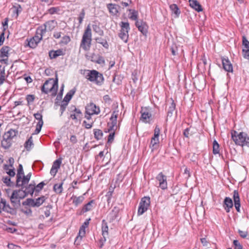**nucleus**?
<instances>
[{
	"label": "nucleus",
	"mask_w": 249,
	"mask_h": 249,
	"mask_svg": "<svg viewBox=\"0 0 249 249\" xmlns=\"http://www.w3.org/2000/svg\"><path fill=\"white\" fill-rule=\"evenodd\" d=\"M26 196V192L23 190H17L13 192L10 197L11 203L19 205L20 199Z\"/></svg>",
	"instance_id": "0eeeda50"
},
{
	"label": "nucleus",
	"mask_w": 249,
	"mask_h": 249,
	"mask_svg": "<svg viewBox=\"0 0 249 249\" xmlns=\"http://www.w3.org/2000/svg\"><path fill=\"white\" fill-rule=\"evenodd\" d=\"M59 11V8L58 7H52L50 8L48 12L50 14H54L55 13H57Z\"/></svg>",
	"instance_id": "603ef678"
},
{
	"label": "nucleus",
	"mask_w": 249,
	"mask_h": 249,
	"mask_svg": "<svg viewBox=\"0 0 249 249\" xmlns=\"http://www.w3.org/2000/svg\"><path fill=\"white\" fill-rule=\"evenodd\" d=\"M33 145L32 137H30L25 143V147L27 150H30Z\"/></svg>",
	"instance_id": "c03bdc74"
},
{
	"label": "nucleus",
	"mask_w": 249,
	"mask_h": 249,
	"mask_svg": "<svg viewBox=\"0 0 249 249\" xmlns=\"http://www.w3.org/2000/svg\"><path fill=\"white\" fill-rule=\"evenodd\" d=\"M5 39L4 33L3 32L0 36V46L2 45Z\"/></svg>",
	"instance_id": "e2e57ef3"
},
{
	"label": "nucleus",
	"mask_w": 249,
	"mask_h": 249,
	"mask_svg": "<svg viewBox=\"0 0 249 249\" xmlns=\"http://www.w3.org/2000/svg\"><path fill=\"white\" fill-rule=\"evenodd\" d=\"M86 75V78L92 82H94L98 85H101L104 79L103 74L96 70L88 71Z\"/></svg>",
	"instance_id": "39448f33"
},
{
	"label": "nucleus",
	"mask_w": 249,
	"mask_h": 249,
	"mask_svg": "<svg viewBox=\"0 0 249 249\" xmlns=\"http://www.w3.org/2000/svg\"><path fill=\"white\" fill-rule=\"evenodd\" d=\"M135 24L138 27L139 30L143 35L146 34L147 31V26L145 22L136 21Z\"/></svg>",
	"instance_id": "4be33fe9"
},
{
	"label": "nucleus",
	"mask_w": 249,
	"mask_h": 249,
	"mask_svg": "<svg viewBox=\"0 0 249 249\" xmlns=\"http://www.w3.org/2000/svg\"><path fill=\"white\" fill-rule=\"evenodd\" d=\"M141 113V120L144 123H149L152 119V115L149 108L142 107Z\"/></svg>",
	"instance_id": "ddd939ff"
},
{
	"label": "nucleus",
	"mask_w": 249,
	"mask_h": 249,
	"mask_svg": "<svg viewBox=\"0 0 249 249\" xmlns=\"http://www.w3.org/2000/svg\"><path fill=\"white\" fill-rule=\"evenodd\" d=\"M85 12L84 9H83L82 10L81 12H80V13L79 15V17L78 18L79 24H81L82 23L83 19L85 18Z\"/></svg>",
	"instance_id": "49530a36"
},
{
	"label": "nucleus",
	"mask_w": 249,
	"mask_h": 249,
	"mask_svg": "<svg viewBox=\"0 0 249 249\" xmlns=\"http://www.w3.org/2000/svg\"><path fill=\"white\" fill-rule=\"evenodd\" d=\"M73 107L74 108V111L75 112V114L77 116H78L79 115L81 114V112L79 109L76 108L75 107Z\"/></svg>",
	"instance_id": "774afa93"
},
{
	"label": "nucleus",
	"mask_w": 249,
	"mask_h": 249,
	"mask_svg": "<svg viewBox=\"0 0 249 249\" xmlns=\"http://www.w3.org/2000/svg\"><path fill=\"white\" fill-rule=\"evenodd\" d=\"M71 199L72 200V202L74 204V205L77 206L83 201L84 197L83 196H80L78 197L72 196L71 197Z\"/></svg>",
	"instance_id": "c756f323"
},
{
	"label": "nucleus",
	"mask_w": 249,
	"mask_h": 249,
	"mask_svg": "<svg viewBox=\"0 0 249 249\" xmlns=\"http://www.w3.org/2000/svg\"><path fill=\"white\" fill-rule=\"evenodd\" d=\"M85 228L86 227L84 225H83L80 228L79 231L78 235L76 237V239L75 240V244L77 245L79 244L82 238L85 236L86 233Z\"/></svg>",
	"instance_id": "b1692460"
},
{
	"label": "nucleus",
	"mask_w": 249,
	"mask_h": 249,
	"mask_svg": "<svg viewBox=\"0 0 249 249\" xmlns=\"http://www.w3.org/2000/svg\"><path fill=\"white\" fill-rule=\"evenodd\" d=\"M233 244L235 246V249H242V246L238 240H234L233 241Z\"/></svg>",
	"instance_id": "4d7b16f0"
},
{
	"label": "nucleus",
	"mask_w": 249,
	"mask_h": 249,
	"mask_svg": "<svg viewBox=\"0 0 249 249\" xmlns=\"http://www.w3.org/2000/svg\"><path fill=\"white\" fill-rule=\"evenodd\" d=\"M119 114V111L118 109H116L113 111L112 116L110 118L111 123H108V126L109 127L108 131H114L115 127H117V119Z\"/></svg>",
	"instance_id": "9b49d317"
},
{
	"label": "nucleus",
	"mask_w": 249,
	"mask_h": 249,
	"mask_svg": "<svg viewBox=\"0 0 249 249\" xmlns=\"http://www.w3.org/2000/svg\"><path fill=\"white\" fill-rule=\"evenodd\" d=\"M222 64L224 70L228 72L232 71V66L228 58H222Z\"/></svg>",
	"instance_id": "412c9836"
},
{
	"label": "nucleus",
	"mask_w": 249,
	"mask_h": 249,
	"mask_svg": "<svg viewBox=\"0 0 249 249\" xmlns=\"http://www.w3.org/2000/svg\"><path fill=\"white\" fill-rule=\"evenodd\" d=\"M150 203V199L149 197H144L142 198L139 204V207L138 211V214L139 215L142 214L145 212Z\"/></svg>",
	"instance_id": "1a4fd4ad"
},
{
	"label": "nucleus",
	"mask_w": 249,
	"mask_h": 249,
	"mask_svg": "<svg viewBox=\"0 0 249 249\" xmlns=\"http://www.w3.org/2000/svg\"><path fill=\"white\" fill-rule=\"evenodd\" d=\"M107 8L109 13L112 15H116L118 13V8L119 6L115 4L109 3L107 4Z\"/></svg>",
	"instance_id": "5701e85b"
},
{
	"label": "nucleus",
	"mask_w": 249,
	"mask_h": 249,
	"mask_svg": "<svg viewBox=\"0 0 249 249\" xmlns=\"http://www.w3.org/2000/svg\"><path fill=\"white\" fill-rule=\"evenodd\" d=\"M61 164V160L57 159L55 160L53 164L52 167L50 171V174L52 176H54L58 171V169L60 168Z\"/></svg>",
	"instance_id": "a211bd4d"
},
{
	"label": "nucleus",
	"mask_w": 249,
	"mask_h": 249,
	"mask_svg": "<svg viewBox=\"0 0 249 249\" xmlns=\"http://www.w3.org/2000/svg\"><path fill=\"white\" fill-rule=\"evenodd\" d=\"M175 108H176L175 103H174V101L172 100L171 103V105L169 107V109L168 110V112H167L168 116H172L173 111L175 109Z\"/></svg>",
	"instance_id": "4c0bfd02"
},
{
	"label": "nucleus",
	"mask_w": 249,
	"mask_h": 249,
	"mask_svg": "<svg viewBox=\"0 0 249 249\" xmlns=\"http://www.w3.org/2000/svg\"><path fill=\"white\" fill-rule=\"evenodd\" d=\"M26 192V195L28 194L33 195L35 193V184H30L24 190Z\"/></svg>",
	"instance_id": "473e14b6"
},
{
	"label": "nucleus",
	"mask_w": 249,
	"mask_h": 249,
	"mask_svg": "<svg viewBox=\"0 0 249 249\" xmlns=\"http://www.w3.org/2000/svg\"><path fill=\"white\" fill-rule=\"evenodd\" d=\"M5 80V71L0 69V85H1Z\"/></svg>",
	"instance_id": "09e8293b"
},
{
	"label": "nucleus",
	"mask_w": 249,
	"mask_h": 249,
	"mask_svg": "<svg viewBox=\"0 0 249 249\" xmlns=\"http://www.w3.org/2000/svg\"><path fill=\"white\" fill-rule=\"evenodd\" d=\"M130 18L132 20L137 21L138 12L135 10H133L131 14Z\"/></svg>",
	"instance_id": "864d4df0"
},
{
	"label": "nucleus",
	"mask_w": 249,
	"mask_h": 249,
	"mask_svg": "<svg viewBox=\"0 0 249 249\" xmlns=\"http://www.w3.org/2000/svg\"><path fill=\"white\" fill-rule=\"evenodd\" d=\"M68 104V103L66 102H65L64 101L62 102L61 105L60 106L61 115H62L64 111L65 110Z\"/></svg>",
	"instance_id": "3c124183"
},
{
	"label": "nucleus",
	"mask_w": 249,
	"mask_h": 249,
	"mask_svg": "<svg viewBox=\"0 0 249 249\" xmlns=\"http://www.w3.org/2000/svg\"><path fill=\"white\" fill-rule=\"evenodd\" d=\"M159 142V138L153 137L152 138L150 143V146L154 149L155 148Z\"/></svg>",
	"instance_id": "58836bf2"
},
{
	"label": "nucleus",
	"mask_w": 249,
	"mask_h": 249,
	"mask_svg": "<svg viewBox=\"0 0 249 249\" xmlns=\"http://www.w3.org/2000/svg\"><path fill=\"white\" fill-rule=\"evenodd\" d=\"M102 223H103L102 228V235L103 236L104 240H103V239L101 240V242H102V243L100 245V248H102L103 245V241L104 242H105L106 241V238L108 236V228L107 225V223L106 222H105V221L104 220H103Z\"/></svg>",
	"instance_id": "6ab92c4d"
},
{
	"label": "nucleus",
	"mask_w": 249,
	"mask_h": 249,
	"mask_svg": "<svg viewBox=\"0 0 249 249\" xmlns=\"http://www.w3.org/2000/svg\"><path fill=\"white\" fill-rule=\"evenodd\" d=\"M21 11L22 8L19 5L14 6L10 10L11 12L12 13L13 17L16 18H18Z\"/></svg>",
	"instance_id": "a878e982"
},
{
	"label": "nucleus",
	"mask_w": 249,
	"mask_h": 249,
	"mask_svg": "<svg viewBox=\"0 0 249 249\" xmlns=\"http://www.w3.org/2000/svg\"><path fill=\"white\" fill-rule=\"evenodd\" d=\"M17 134V131L12 129L5 133L1 141L2 146L5 149L10 147L12 140L16 136Z\"/></svg>",
	"instance_id": "423d86ee"
},
{
	"label": "nucleus",
	"mask_w": 249,
	"mask_h": 249,
	"mask_svg": "<svg viewBox=\"0 0 249 249\" xmlns=\"http://www.w3.org/2000/svg\"><path fill=\"white\" fill-rule=\"evenodd\" d=\"M94 203L93 200H91L89 203H88L87 204H86L82 210V211L84 213L87 212L88 211H90L92 207H93V204Z\"/></svg>",
	"instance_id": "72a5a7b5"
},
{
	"label": "nucleus",
	"mask_w": 249,
	"mask_h": 249,
	"mask_svg": "<svg viewBox=\"0 0 249 249\" xmlns=\"http://www.w3.org/2000/svg\"><path fill=\"white\" fill-rule=\"evenodd\" d=\"M114 134H115L114 130L113 131V132H111V133H110L109 135H108V139H107L108 142L111 143L113 142V141L114 140Z\"/></svg>",
	"instance_id": "5fc2aeb1"
},
{
	"label": "nucleus",
	"mask_w": 249,
	"mask_h": 249,
	"mask_svg": "<svg viewBox=\"0 0 249 249\" xmlns=\"http://www.w3.org/2000/svg\"><path fill=\"white\" fill-rule=\"evenodd\" d=\"M170 9L172 11V13L175 14L176 16V17H178V15L180 14V12L179 11V9L178 7V6L175 4H171L170 6Z\"/></svg>",
	"instance_id": "f704fd0d"
},
{
	"label": "nucleus",
	"mask_w": 249,
	"mask_h": 249,
	"mask_svg": "<svg viewBox=\"0 0 249 249\" xmlns=\"http://www.w3.org/2000/svg\"><path fill=\"white\" fill-rule=\"evenodd\" d=\"M95 40L97 43L102 44L105 48H108V44L106 40L101 37H97L95 39Z\"/></svg>",
	"instance_id": "e433bc0d"
},
{
	"label": "nucleus",
	"mask_w": 249,
	"mask_h": 249,
	"mask_svg": "<svg viewBox=\"0 0 249 249\" xmlns=\"http://www.w3.org/2000/svg\"><path fill=\"white\" fill-rule=\"evenodd\" d=\"M183 134L185 137L188 138L189 136V129L186 128L184 130Z\"/></svg>",
	"instance_id": "69168bd1"
},
{
	"label": "nucleus",
	"mask_w": 249,
	"mask_h": 249,
	"mask_svg": "<svg viewBox=\"0 0 249 249\" xmlns=\"http://www.w3.org/2000/svg\"><path fill=\"white\" fill-rule=\"evenodd\" d=\"M231 139L236 145L244 147H249V137L248 134L244 132H238L233 130L231 132Z\"/></svg>",
	"instance_id": "f257e3e1"
},
{
	"label": "nucleus",
	"mask_w": 249,
	"mask_h": 249,
	"mask_svg": "<svg viewBox=\"0 0 249 249\" xmlns=\"http://www.w3.org/2000/svg\"><path fill=\"white\" fill-rule=\"evenodd\" d=\"M91 42V30L89 25L84 31L80 44V47L85 51L89 50Z\"/></svg>",
	"instance_id": "7ed1b4c3"
},
{
	"label": "nucleus",
	"mask_w": 249,
	"mask_h": 249,
	"mask_svg": "<svg viewBox=\"0 0 249 249\" xmlns=\"http://www.w3.org/2000/svg\"><path fill=\"white\" fill-rule=\"evenodd\" d=\"M224 204L226 206L225 209L226 212L229 213L230 212V209L232 208L233 206V202L232 199L228 197H226L224 200Z\"/></svg>",
	"instance_id": "cd10ccee"
},
{
	"label": "nucleus",
	"mask_w": 249,
	"mask_h": 249,
	"mask_svg": "<svg viewBox=\"0 0 249 249\" xmlns=\"http://www.w3.org/2000/svg\"><path fill=\"white\" fill-rule=\"evenodd\" d=\"M93 122L90 121L89 122H88L86 121H84L83 122V124L85 126V127L87 129H89L91 128L92 126Z\"/></svg>",
	"instance_id": "6e6d98bb"
},
{
	"label": "nucleus",
	"mask_w": 249,
	"mask_h": 249,
	"mask_svg": "<svg viewBox=\"0 0 249 249\" xmlns=\"http://www.w3.org/2000/svg\"><path fill=\"white\" fill-rule=\"evenodd\" d=\"M45 201V198L44 196L39 197L36 199H33L31 198H28L26 199V201H24L22 203L23 205H29L32 207H38L40 206L43 202Z\"/></svg>",
	"instance_id": "9d476101"
},
{
	"label": "nucleus",
	"mask_w": 249,
	"mask_h": 249,
	"mask_svg": "<svg viewBox=\"0 0 249 249\" xmlns=\"http://www.w3.org/2000/svg\"><path fill=\"white\" fill-rule=\"evenodd\" d=\"M242 52L244 57L249 59V49L242 50Z\"/></svg>",
	"instance_id": "13d9d810"
},
{
	"label": "nucleus",
	"mask_w": 249,
	"mask_h": 249,
	"mask_svg": "<svg viewBox=\"0 0 249 249\" xmlns=\"http://www.w3.org/2000/svg\"><path fill=\"white\" fill-rule=\"evenodd\" d=\"M34 116L35 118L38 121L35 130L36 133L37 134L40 131L43 122L42 120V115L41 114L39 113H35L34 114Z\"/></svg>",
	"instance_id": "f3484780"
},
{
	"label": "nucleus",
	"mask_w": 249,
	"mask_h": 249,
	"mask_svg": "<svg viewBox=\"0 0 249 249\" xmlns=\"http://www.w3.org/2000/svg\"><path fill=\"white\" fill-rule=\"evenodd\" d=\"M70 41H71L70 37L68 36H65L62 37V40H61L60 43L64 44V45H66L68 43H69L70 42Z\"/></svg>",
	"instance_id": "a18cd8bd"
},
{
	"label": "nucleus",
	"mask_w": 249,
	"mask_h": 249,
	"mask_svg": "<svg viewBox=\"0 0 249 249\" xmlns=\"http://www.w3.org/2000/svg\"><path fill=\"white\" fill-rule=\"evenodd\" d=\"M49 84L52 85V87L49 89V92L52 96H55L58 89V78L56 75L55 79L53 78L48 79V85Z\"/></svg>",
	"instance_id": "4468645a"
},
{
	"label": "nucleus",
	"mask_w": 249,
	"mask_h": 249,
	"mask_svg": "<svg viewBox=\"0 0 249 249\" xmlns=\"http://www.w3.org/2000/svg\"><path fill=\"white\" fill-rule=\"evenodd\" d=\"M233 199L234 203V206L238 212H240V199L239 193L237 191L234 190L233 192Z\"/></svg>",
	"instance_id": "aec40b11"
},
{
	"label": "nucleus",
	"mask_w": 249,
	"mask_h": 249,
	"mask_svg": "<svg viewBox=\"0 0 249 249\" xmlns=\"http://www.w3.org/2000/svg\"><path fill=\"white\" fill-rule=\"evenodd\" d=\"M3 182L6 184L7 186H11V179L8 177L3 178Z\"/></svg>",
	"instance_id": "052dcab7"
},
{
	"label": "nucleus",
	"mask_w": 249,
	"mask_h": 249,
	"mask_svg": "<svg viewBox=\"0 0 249 249\" xmlns=\"http://www.w3.org/2000/svg\"><path fill=\"white\" fill-rule=\"evenodd\" d=\"M156 179L159 181V186L163 190L167 187L166 177L162 173H159L156 177Z\"/></svg>",
	"instance_id": "dca6fc26"
},
{
	"label": "nucleus",
	"mask_w": 249,
	"mask_h": 249,
	"mask_svg": "<svg viewBox=\"0 0 249 249\" xmlns=\"http://www.w3.org/2000/svg\"><path fill=\"white\" fill-rule=\"evenodd\" d=\"M94 137L97 140H100L103 136L102 131L100 129H96L94 130Z\"/></svg>",
	"instance_id": "37998d69"
},
{
	"label": "nucleus",
	"mask_w": 249,
	"mask_h": 249,
	"mask_svg": "<svg viewBox=\"0 0 249 249\" xmlns=\"http://www.w3.org/2000/svg\"><path fill=\"white\" fill-rule=\"evenodd\" d=\"M160 133V129L158 126H156L155 130H154V136L155 137H159V134Z\"/></svg>",
	"instance_id": "680f3d73"
},
{
	"label": "nucleus",
	"mask_w": 249,
	"mask_h": 249,
	"mask_svg": "<svg viewBox=\"0 0 249 249\" xmlns=\"http://www.w3.org/2000/svg\"><path fill=\"white\" fill-rule=\"evenodd\" d=\"M35 96L34 95H28L26 96V100L28 104L33 103L35 100Z\"/></svg>",
	"instance_id": "8fccbe9b"
},
{
	"label": "nucleus",
	"mask_w": 249,
	"mask_h": 249,
	"mask_svg": "<svg viewBox=\"0 0 249 249\" xmlns=\"http://www.w3.org/2000/svg\"><path fill=\"white\" fill-rule=\"evenodd\" d=\"M190 6L197 12H200L203 10L202 6L196 0H189Z\"/></svg>",
	"instance_id": "393cba45"
},
{
	"label": "nucleus",
	"mask_w": 249,
	"mask_h": 249,
	"mask_svg": "<svg viewBox=\"0 0 249 249\" xmlns=\"http://www.w3.org/2000/svg\"><path fill=\"white\" fill-rule=\"evenodd\" d=\"M238 232H239V234H240V236L241 237H242V238H245L247 236V235H248L247 231H243L241 230H239Z\"/></svg>",
	"instance_id": "bf43d9fd"
},
{
	"label": "nucleus",
	"mask_w": 249,
	"mask_h": 249,
	"mask_svg": "<svg viewBox=\"0 0 249 249\" xmlns=\"http://www.w3.org/2000/svg\"><path fill=\"white\" fill-rule=\"evenodd\" d=\"M219 146L217 142L214 140L213 142V153L216 154L219 153Z\"/></svg>",
	"instance_id": "a19ab883"
},
{
	"label": "nucleus",
	"mask_w": 249,
	"mask_h": 249,
	"mask_svg": "<svg viewBox=\"0 0 249 249\" xmlns=\"http://www.w3.org/2000/svg\"><path fill=\"white\" fill-rule=\"evenodd\" d=\"M86 112L88 115L98 114L100 109L93 103H90L86 107Z\"/></svg>",
	"instance_id": "2eb2a0df"
},
{
	"label": "nucleus",
	"mask_w": 249,
	"mask_h": 249,
	"mask_svg": "<svg viewBox=\"0 0 249 249\" xmlns=\"http://www.w3.org/2000/svg\"><path fill=\"white\" fill-rule=\"evenodd\" d=\"M75 91H76V89H73L70 90L67 93L66 96H65L63 101L68 103L71 100V99L73 95L74 94Z\"/></svg>",
	"instance_id": "c85d7f7f"
},
{
	"label": "nucleus",
	"mask_w": 249,
	"mask_h": 249,
	"mask_svg": "<svg viewBox=\"0 0 249 249\" xmlns=\"http://www.w3.org/2000/svg\"><path fill=\"white\" fill-rule=\"evenodd\" d=\"M242 43L243 46V50L249 49V41L245 36H243L242 37Z\"/></svg>",
	"instance_id": "79ce46f5"
},
{
	"label": "nucleus",
	"mask_w": 249,
	"mask_h": 249,
	"mask_svg": "<svg viewBox=\"0 0 249 249\" xmlns=\"http://www.w3.org/2000/svg\"><path fill=\"white\" fill-rule=\"evenodd\" d=\"M121 29L119 34L120 38L126 43L128 38V31L130 29L128 22H121L120 23Z\"/></svg>",
	"instance_id": "6e6552de"
},
{
	"label": "nucleus",
	"mask_w": 249,
	"mask_h": 249,
	"mask_svg": "<svg viewBox=\"0 0 249 249\" xmlns=\"http://www.w3.org/2000/svg\"><path fill=\"white\" fill-rule=\"evenodd\" d=\"M0 209L3 211L9 212L11 208L8 204H6V202L4 199H2L0 202Z\"/></svg>",
	"instance_id": "2f4dec72"
},
{
	"label": "nucleus",
	"mask_w": 249,
	"mask_h": 249,
	"mask_svg": "<svg viewBox=\"0 0 249 249\" xmlns=\"http://www.w3.org/2000/svg\"><path fill=\"white\" fill-rule=\"evenodd\" d=\"M63 183H61L59 184H55L53 186V190L54 192L57 194H60L63 191Z\"/></svg>",
	"instance_id": "c9c22d12"
},
{
	"label": "nucleus",
	"mask_w": 249,
	"mask_h": 249,
	"mask_svg": "<svg viewBox=\"0 0 249 249\" xmlns=\"http://www.w3.org/2000/svg\"><path fill=\"white\" fill-rule=\"evenodd\" d=\"M49 56L51 59L55 58L63 54V51L61 49H58L56 51H51L49 53Z\"/></svg>",
	"instance_id": "bb28decb"
},
{
	"label": "nucleus",
	"mask_w": 249,
	"mask_h": 249,
	"mask_svg": "<svg viewBox=\"0 0 249 249\" xmlns=\"http://www.w3.org/2000/svg\"><path fill=\"white\" fill-rule=\"evenodd\" d=\"M53 36L55 38H59L61 37V32H55L53 34Z\"/></svg>",
	"instance_id": "338daca9"
},
{
	"label": "nucleus",
	"mask_w": 249,
	"mask_h": 249,
	"mask_svg": "<svg viewBox=\"0 0 249 249\" xmlns=\"http://www.w3.org/2000/svg\"><path fill=\"white\" fill-rule=\"evenodd\" d=\"M46 26L45 24H44L43 26L38 27L36 30V35L29 40H26L27 45L32 48L36 47L37 44L42 38L43 35L46 33Z\"/></svg>",
	"instance_id": "f03ea898"
},
{
	"label": "nucleus",
	"mask_w": 249,
	"mask_h": 249,
	"mask_svg": "<svg viewBox=\"0 0 249 249\" xmlns=\"http://www.w3.org/2000/svg\"><path fill=\"white\" fill-rule=\"evenodd\" d=\"M10 51V48L8 46H3L0 50V59L1 63L7 64L9 52Z\"/></svg>",
	"instance_id": "f8f14e48"
},
{
	"label": "nucleus",
	"mask_w": 249,
	"mask_h": 249,
	"mask_svg": "<svg viewBox=\"0 0 249 249\" xmlns=\"http://www.w3.org/2000/svg\"><path fill=\"white\" fill-rule=\"evenodd\" d=\"M31 173H29L26 176L24 175L22 165L19 164L17 170V185L18 186H22L28 183L31 178Z\"/></svg>",
	"instance_id": "20e7f679"
},
{
	"label": "nucleus",
	"mask_w": 249,
	"mask_h": 249,
	"mask_svg": "<svg viewBox=\"0 0 249 249\" xmlns=\"http://www.w3.org/2000/svg\"><path fill=\"white\" fill-rule=\"evenodd\" d=\"M49 28L50 30L53 29L57 25V22L54 20H52L48 22Z\"/></svg>",
	"instance_id": "de8ad7c7"
},
{
	"label": "nucleus",
	"mask_w": 249,
	"mask_h": 249,
	"mask_svg": "<svg viewBox=\"0 0 249 249\" xmlns=\"http://www.w3.org/2000/svg\"><path fill=\"white\" fill-rule=\"evenodd\" d=\"M9 165L11 168L13 167V164L14 163V160L13 158H10L8 160Z\"/></svg>",
	"instance_id": "0e129e2a"
},
{
	"label": "nucleus",
	"mask_w": 249,
	"mask_h": 249,
	"mask_svg": "<svg viewBox=\"0 0 249 249\" xmlns=\"http://www.w3.org/2000/svg\"><path fill=\"white\" fill-rule=\"evenodd\" d=\"M4 169L6 171V173L9 175L10 177H14L15 175V172L14 168H11V166L8 165H4Z\"/></svg>",
	"instance_id": "7c9ffc66"
},
{
	"label": "nucleus",
	"mask_w": 249,
	"mask_h": 249,
	"mask_svg": "<svg viewBox=\"0 0 249 249\" xmlns=\"http://www.w3.org/2000/svg\"><path fill=\"white\" fill-rule=\"evenodd\" d=\"M45 183L44 182H41L37 184L36 186L35 185V193L36 195V193L39 192L43 188Z\"/></svg>",
	"instance_id": "ea45409f"
}]
</instances>
